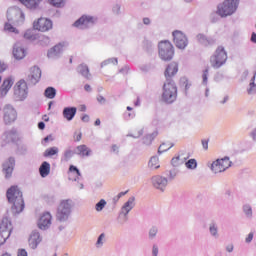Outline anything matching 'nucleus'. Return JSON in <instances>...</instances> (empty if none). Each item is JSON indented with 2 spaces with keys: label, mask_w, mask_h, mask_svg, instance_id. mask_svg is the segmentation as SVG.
<instances>
[{
  "label": "nucleus",
  "mask_w": 256,
  "mask_h": 256,
  "mask_svg": "<svg viewBox=\"0 0 256 256\" xmlns=\"http://www.w3.org/2000/svg\"><path fill=\"white\" fill-rule=\"evenodd\" d=\"M6 19L8 22L4 25V31L8 33H19L15 27H21L25 23V12L17 6L9 7L6 11Z\"/></svg>",
  "instance_id": "obj_1"
},
{
  "label": "nucleus",
  "mask_w": 256,
  "mask_h": 256,
  "mask_svg": "<svg viewBox=\"0 0 256 256\" xmlns=\"http://www.w3.org/2000/svg\"><path fill=\"white\" fill-rule=\"evenodd\" d=\"M8 202L11 203V211L14 215L21 213L25 209L23 192L17 186L10 187L6 192Z\"/></svg>",
  "instance_id": "obj_2"
},
{
  "label": "nucleus",
  "mask_w": 256,
  "mask_h": 256,
  "mask_svg": "<svg viewBox=\"0 0 256 256\" xmlns=\"http://www.w3.org/2000/svg\"><path fill=\"white\" fill-rule=\"evenodd\" d=\"M75 203L71 199L62 200L57 207L56 221L67 223L71 219Z\"/></svg>",
  "instance_id": "obj_3"
},
{
  "label": "nucleus",
  "mask_w": 256,
  "mask_h": 256,
  "mask_svg": "<svg viewBox=\"0 0 256 256\" xmlns=\"http://www.w3.org/2000/svg\"><path fill=\"white\" fill-rule=\"evenodd\" d=\"M237 7H239V0H225L218 5L217 14L220 17H229L237 11Z\"/></svg>",
  "instance_id": "obj_4"
},
{
  "label": "nucleus",
  "mask_w": 256,
  "mask_h": 256,
  "mask_svg": "<svg viewBox=\"0 0 256 256\" xmlns=\"http://www.w3.org/2000/svg\"><path fill=\"white\" fill-rule=\"evenodd\" d=\"M177 99V85L175 81H166L163 85L162 101L173 103Z\"/></svg>",
  "instance_id": "obj_5"
},
{
  "label": "nucleus",
  "mask_w": 256,
  "mask_h": 256,
  "mask_svg": "<svg viewBox=\"0 0 256 256\" xmlns=\"http://www.w3.org/2000/svg\"><path fill=\"white\" fill-rule=\"evenodd\" d=\"M227 63V52L223 46H219L210 57V64L213 69H220Z\"/></svg>",
  "instance_id": "obj_6"
},
{
  "label": "nucleus",
  "mask_w": 256,
  "mask_h": 256,
  "mask_svg": "<svg viewBox=\"0 0 256 256\" xmlns=\"http://www.w3.org/2000/svg\"><path fill=\"white\" fill-rule=\"evenodd\" d=\"M158 53L162 61H171L175 53L173 50V44L167 40L161 41L158 45Z\"/></svg>",
  "instance_id": "obj_7"
},
{
  "label": "nucleus",
  "mask_w": 256,
  "mask_h": 256,
  "mask_svg": "<svg viewBox=\"0 0 256 256\" xmlns=\"http://www.w3.org/2000/svg\"><path fill=\"white\" fill-rule=\"evenodd\" d=\"M11 231H13L11 220L4 217L0 223V245H5L9 237H11Z\"/></svg>",
  "instance_id": "obj_8"
},
{
  "label": "nucleus",
  "mask_w": 256,
  "mask_h": 256,
  "mask_svg": "<svg viewBox=\"0 0 256 256\" xmlns=\"http://www.w3.org/2000/svg\"><path fill=\"white\" fill-rule=\"evenodd\" d=\"M29 95V88L25 80L18 81L14 86V99L15 101H25Z\"/></svg>",
  "instance_id": "obj_9"
},
{
  "label": "nucleus",
  "mask_w": 256,
  "mask_h": 256,
  "mask_svg": "<svg viewBox=\"0 0 256 256\" xmlns=\"http://www.w3.org/2000/svg\"><path fill=\"white\" fill-rule=\"evenodd\" d=\"M2 113L5 125H11V123H15V121H17V109H15L14 105L5 104L3 106Z\"/></svg>",
  "instance_id": "obj_10"
},
{
  "label": "nucleus",
  "mask_w": 256,
  "mask_h": 256,
  "mask_svg": "<svg viewBox=\"0 0 256 256\" xmlns=\"http://www.w3.org/2000/svg\"><path fill=\"white\" fill-rule=\"evenodd\" d=\"M232 162L229 157H224L222 159H217L211 164V171L214 172L216 175L219 173H225L226 169L231 167Z\"/></svg>",
  "instance_id": "obj_11"
},
{
  "label": "nucleus",
  "mask_w": 256,
  "mask_h": 256,
  "mask_svg": "<svg viewBox=\"0 0 256 256\" xmlns=\"http://www.w3.org/2000/svg\"><path fill=\"white\" fill-rule=\"evenodd\" d=\"M172 35L174 44L178 49H185L189 45V40L183 32L175 30Z\"/></svg>",
  "instance_id": "obj_12"
},
{
  "label": "nucleus",
  "mask_w": 256,
  "mask_h": 256,
  "mask_svg": "<svg viewBox=\"0 0 256 256\" xmlns=\"http://www.w3.org/2000/svg\"><path fill=\"white\" fill-rule=\"evenodd\" d=\"M151 183L154 189L163 193L167 189V185H169V179L161 175H156L151 178Z\"/></svg>",
  "instance_id": "obj_13"
},
{
  "label": "nucleus",
  "mask_w": 256,
  "mask_h": 256,
  "mask_svg": "<svg viewBox=\"0 0 256 256\" xmlns=\"http://www.w3.org/2000/svg\"><path fill=\"white\" fill-rule=\"evenodd\" d=\"M33 27L34 29H36V31H41L42 33H45L53 29V22L47 18H39L33 23Z\"/></svg>",
  "instance_id": "obj_14"
},
{
  "label": "nucleus",
  "mask_w": 256,
  "mask_h": 256,
  "mask_svg": "<svg viewBox=\"0 0 256 256\" xmlns=\"http://www.w3.org/2000/svg\"><path fill=\"white\" fill-rule=\"evenodd\" d=\"M95 19L93 16H82L75 23L74 27L78 29H89V27H93L95 25Z\"/></svg>",
  "instance_id": "obj_15"
},
{
  "label": "nucleus",
  "mask_w": 256,
  "mask_h": 256,
  "mask_svg": "<svg viewBox=\"0 0 256 256\" xmlns=\"http://www.w3.org/2000/svg\"><path fill=\"white\" fill-rule=\"evenodd\" d=\"M53 219V216L51 215L50 212H44L39 220H38V227L42 231H47L51 227V221Z\"/></svg>",
  "instance_id": "obj_16"
},
{
  "label": "nucleus",
  "mask_w": 256,
  "mask_h": 256,
  "mask_svg": "<svg viewBox=\"0 0 256 256\" xmlns=\"http://www.w3.org/2000/svg\"><path fill=\"white\" fill-rule=\"evenodd\" d=\"M15 169V158L10 157L2 164V171L6 177L9 179L13 175V170Z\"/></svg>",
  "instance_id": "obj_17"
},
{
  "label": "nucleus",
  "mask_w": 256,
  "mask_h": 256,
  "mask_svg": "<svg viewBox=\"0 0 256 256\" xmlns=\"http://www.w3.org/2000/svg\"><path fill=\"white\" fill-rule=\"evenodd\" d=\"M41 241H43V237H41V234L39 233V231L34 230L31 232L29 236L28 245L30 249H37Z\"/></svg>",
  "instance_id": "obj_18"
},
{
  "label": "nucleus",
  "mask_w": 256,
  "mask_h": 256,
  "mask_svg": "<svg viewBox=\"0 0 256 256\" xmlns=\"http://www.w3.org/2000/svg\"><path fill=\"white\" fill-rule=\"evenodd\" d=\"M41 79V69L34 66L30 69V75H28L27 81L30 85H37Z\"/></svg>",
  "instance_id": "obj_19"
},
{
  "label": "nucleus",
  "mask_w": 256,
  "mask_h": 256,
  "mask_svg": "<svg viewBox=\"0 0 256 256\" xmlns=\"http://www.w3.org/2000/svg\"><path fill=\"white\" fill-rule=\"evenodd\" d=\"M178 71H179V65L176 62L170 63L164 72L166 81H173V77L177 75Z\"/></svg>",
  "instance_id": "obj_20"
},
{
  "label": "nucleus",
  "mask_w": 256,
  "mask_h": 256,
  "mask_svg": "<svg viewBox=\"0 0 256 256\" xmlns=\"http://www.w3.org/2000/svg\"><path fill=\"white\" fill-rule=\"evenodd\" d=\"M64 47H67V43L62 42L50 49L47 54L49 59H57L63 53Z\"/></svg>",
  "instance_id": "obj_21"
},
{
  "label": "nucleus",
  "mask_w": 256,
  "mask_h": 256,
  "mask_svg": "<svg viewBox=\"0 0 256 256\" xmlns=\"http://www.w3.org/2000/svg\"><path fill=\"white\" fill-rule=\"evenodd\" d=\"M15 80L12 77L6 78L0 87V97H5L13 87Z\"/></svg>",
  "instance_id": "obj_22"
},
{
  "label": "nucleus",
  "mask_w": 256,
  "mask_h": 256,
  "mask_svg": "<svg viewBox=\"0 0 256 256\" xmlns=\"http://www.w3.org/2000/svg\"><path fill=\"white\" fill-rule=\"evenodd\" d=\"M135 209V196H131L121 207L120 211L129 215Z\"/></svg>",
  "instance_id": "obj_23"
},
{
  "label": "nucleus",
  "mask_w": 256,
  "mask_h": 256,
  "mask_svg": "<svg viewBox=\"0 0 256 256\" xmlns=\"http://www.w3.org/2000/svg\"><path fill=\"white\" fill-rule=\"evenodd\" d=\"M63 118L66 121H73L77 115V107H65L62 111Z\"/></svg>",
  "instance_id": "obj_24"
},
{
  "label": "nucleus",
  "mask_w": 256,
  "mask_h": 256,
  "mask_svg": "<svg viewBox=\"0 0 256 256\" xmlns=\"http://www.w3.org/2000/svg\"><path fill=\"white\" fill-rule=\"evenodd\" d=\"M77 73L84 77V79H87L88 81L91 79V72H89V66L87 64H80L76 68Z\"/></svg>",
  "instance_id": "obj_25"
},
{
  "label": "nucleus",
  "mask_w": 256,
  "mask_h": 256,
  "mask_svg": "<svg viewBox=\"0 0 256 256\" xmlns=\"http://www.w3.org/2000/svg\"><path fill=\"white\" fill-rule=\"evenodd\" d=\"M196 39L198 42H200L201 45H203L204 47H209L211 45H215V39L213 38H207V36H205V34H198L196 36Z\"/></svg>",
  "instance_id": "obj_26"
},
{
  "label": "nucleus",
  "mask_w": 256,
  "mask_h": 256,
  "mask_svg": "<svg viewBox=\"0 0 256 256\" xmlns=\"http://www.w3.org/2000/svg\"><path fill=\"white\" fill-rule=\"evenodd\" d=\"M75 154L80 157H89V155H91V149L85 144L79 145L76 147Z\"/></svg>",
  "instance_id": "obj_27"
},
{
  "label": "nucleus",
  "mask_w": 256,
  "mask_h": 256,
  "mask_svg": "<svg viewBox=\"0 0 256 256\" xmlns=\"http://www.w3.org/2000/svg\"><path fill=\"white\" fill-rule=\"evenodd\" d=\"M13 55L15 59L21 60L25 58V49L19 45V43H16L13 47Z\"/></svg>",
  "instance_id": "obj_28"
},
{
  "label": "nucleus",
  "mask_w": 256,
  "mask_h": 256,
  "mask_svg": "<svg viewBox=\"0 0 256 256\" xmlns=\"http://www.w3.org/2000/svg\"><path fill=\"white\" fill-rule=\"evenodd\" d=\"M69 171L70 181H79L81 179V172L77 169L76 166L71 165Z\"/></svg>",
  "instance_id": "obj_29"
},
{
  "label": "nucleus",
  "mask_w": 256,
  "mask_h": 256,
  "mask_svg": "<svg viewBox=\"0 0 256 256\" xmlns=\"http://www.w3.org/2000/svg\"><path fill=\"white\" fill-rule=\"evenodd\" d=\"M22 5H25L27 9H37L43 0H18Z\"/></svg>",
  "instance_id": "obj_30"
},
{
  "label": "nucleus",
  "mask_w": 256,
  "mask_h": 256,
  "mask_svg": "<svg viewBox=\"0 0 256 256\" xmlns=\"http://www.w3.org/2000/svg\"><path fill=\"white\" fill-rule=\"evenodd\" d=\"M242 212L246 219H253V206L251 204L246 203L242 206Z\"/></svg>",
  "instance_id": "obj_31"
},
{
  "label": "nucleus",
  "mask_w": 256,
  "mask_h": 256,
  "mask_svg": "<svg viewBox=\"0 0 256 256\" xmlns=\"http://www.w3.org/2000/svg\"><path fill=\"white\" fill-rule=\"evenodd\" d=\"M39 173L41 177L45 178L51 173V164L49 162H43L39 168Z\"/></svg>",
  "instance_id": "obj_32"
},
{
  "label": "nucleus",
  "mask_w": 256,
  "mask_h": 256,
  "mask_svg": "<svg viewBox=\"0 0 256 256\" xmlns=\"http://www.w3.org/2000/svg\"><path fill=\"white\" fill-rule=\"evenodd\" d=\"M209 233L213 239H219V226H217V222H211L209 224Z\"/></svg>",
  "instance_id": "obj_33"
},
{
  "label": "nucleus",
  "mask_w": 256,
  "mask_h": 256,
  "mask_svg": "<svg viewBox=\"0 0 256 256\" xmlns=\"http://www.w3.org/2000/svg\"><path fill=\"white\" fill-rule=\"evenodd\" d=\"M148 167L152 170L159 169V167H161V165L159 164V157L152 156L148 162Z\"/></svg>",
  "instance_id": "obj_34"
},
{
  "label": "nucleus",
  "mask_w": 256,
  "mask_h": 256,
  "mask_svg": "<svg viewBox=\"0 0 256 256\" xmlns=\"http://www.w3.org/2000/svg\"><path fill=\"white\" fill-rule=\"evenodd\" d=\"M186 161H187L186 157H181L178 155L172 158L171 165L173 167H179L180 165H183V163H185Z\"/></svg>",
  "instance_id": "obj_35"
},
{
  "label": "nucleus",
  "mask_w": 256,
  "mask_h": 256,
  "mask_svg": "<svg viewBox=\"0 0 256 256\" xmlns=\"http://www.w3.org/2000/svg\"><path fill=\"white\" fill-rule=\"evenodd\" d=\"M106 241H107V236L105 235V233H101L98 236L97 241L95 243L96 249H101L103 247V245H105Z\"/></svg>",
  "instance_id": "obj_36"
},
{
  "label": "nucleus",
  "mask_w": 256,
  "mask_h": 256,
  "mask_svg": "<svg viewBox=\"0 0 256 256\" xmlns=\"http://www.w3.org/2000/svg\"><path fill=\"white\" fill-rule=\"evenodd\" d=\"M129 221V214H125V212H119L117 217V222L119 225H125Z\"/></svg>",
  "instance_id": "obj_37"
},
{
  "label": "nucleus",
  "mask_w": 256,
  "mask_h": 256,
  "mask_svg": "<svg viewBox=\"0 0 256 256\" xmlns=\"http://www.w3.org/2000/svg\"><path fill=\"white\" fill-rule=\"evenodd\" d=\"M5 137L8 143H11L12 141H15L17 139V130L12 129L5 133Z\"/></svg>",
  "instance_id": "obj_38"
},
{
  "label": "nucleus",
  "mask_w": 256,
  "mask_h": 256,
  "mask_svg": "<svg viewBox=\"0 0 256 256\" xmlns=\"http://www.w3.org/2000/svg\"><path fill=\"white\" fill-rule=\"evenodd\" d=\"M44 95L45 97H47V99H55V95H57V90L53 87H48L44 91Z\"/></svg>",
  "instance_id": "obj_39"
},
{
  "label": "nucleus",
  "mask_w": 256,
  "mask_h": 256,
  "mask_svg": "<svg viewBox=\"0 0 256 256\" xmlns=\"http://www.w3.org/2000/svg\"><path fill=\"white\" fill-rule=\"evenodd\" d=\"M157 233H159V228L157 226H152L148 231V239L153 241L157 237Z\"/></svg>",
  "instance_id": "obj_40"
},
{
  "label": "nucleus",
  "mask_w": 256,
  "mask_h": 256,
  "mask_svg": "<svg viewBox=\"0 0 256 256\" xmlns=\"http://www.w3.org/2000/svg\"><path fill=\"white\" fill-rule=\"evenodd\" d=\"M59 153V148L57 147H51L45 150L44 156L45 157H53V155H57Z\"/></svg>",
  "instance_id": "obj_41"
},
{
  "label": "nucleus",
  "mask_w": 256,
  "mask_h": 256,
  "mask_svg": "<svg viewBox=\"0 0 256 256\" xmlns=\"http://www.w3.org/2000/svg\"><path fill=\"white\" fill-rule=\"evenodd\" d=\"M106 205H107V201H105V199H101L98 203H96L95 210L99 213L103 209H105Z\"/></svg>",
  "instance_id": "obj_42"
},
{
  "label": "nucleus",
  "mask_w": 256,
  "mask_h": 256,
  "mask_svg": "<svg viewBox=\"0 0 256 256\" xmlns=\"http://www.w3.org/2000/svg\"><path fill=\"white\" fill-rule=\"evenodd\" d=\"M43 199L49 205L55 203V195H53V194H44Z\"/></svg>",
  "instance_id": "obj_43"
},
{
  "label": "nucleus",
  "mask_w": 256,
  "mask_h": 256,
  "mask_svg": "<svg viewBox=\"0 0 256 256\" xmlns=\"http://www.w3.org/2000/svg\"><path fill=\"white\" fill-rule=\"evenodd\" d=\"M153 139H155V136L153 134H148V135L144 136L143 144L151 145L153 143Z\"/></svg>",
  "instance_id": "obj_44"
},
{
  "label": "nucleus",
  "mask_w": 256,
  "mask_h": 256,
  "mask_svg": "<svg viewBox=\"0 0 256 256\" xmlns=\"http://www.w3.org/2000/svg\"><path fill=\"white\" fill-rule=\"evenodd\" d=\"M171 147H173V144H171L170 146H167L166 143H162L158 148V155H161V153H165V151H169Z\"/></svg>",
  "instance_id": "obj_45"
},
{
  "label": "nucleus",
  "mask_w": 256,
  "mask_h": 256,
  "mask_svg": "<svg viewBox=\"0 0 256 256\" xmlns=\"http://www.w3.org/2000/svg\"><path fill=\"white\" fill-rule=\"evenodd\" d=\"M187 169H197V160L190 159L185 163Z\"/></svg>",
  "instance_id": "obj_46"
},
{
  "label": "nucleus",
  "mask_w": 256,
  "mask_h": 256,
  "mask_svg": "<svg viewBox=\"0 0 256 256\" xmlns=\"http://www.w3.org/2000/svg\"><path fill=\"white\" fill-rule=\"evenodd\" d=\"M113 64V65H117V63H118V60H117V58H109V59H107V60H104L102 63H101V67H105V66H107V65H109V64Z\"/></svg>",
  "instance_id": "obj_47"
},
{
  "label": "nucleus",
  "mask_w": 256,
  "mask_h": 256,
  "mask_svg": "<svg viewBox=\"0 0 256 256\" xmlns=\"http://www.w3.org/2000/svg\"><path fill=\"white\" fill-rule=\"evenodd\" d=\"M209 79V69L206 68L202 73V85H207Z\"/></svg>",
  "instance_id": "obj_48"
},
{
  "label": "nucleus",
  "mask_w": 256,
  "mask_h": 256,
  "mask_svg": "<svg viewBox=\"0 0 256 256\" xmlns=\"http://www.w3.org/2000/svg\"><path fill=\"white\" fill-rule=\"evenodd\" d=\"M50 3L54 7H63L65 5V0H50Z\"/></svg>",
  "instance_id": "obj_49"
},
{
  "label": "nucleus",
  "mask_w": 256,
  "mask_h": 256,
  "mask_svg": "<svg viewBox=\"0 0 256 256\" xmlns=\"http://www.w3.org/2000/svg\"><path fill=\"white\" fill-rule=\"evenodd\" d=\"M248 95H255L256 94V84L253 82H250L249 88H248Z\"/></svg>",
  "instance_id": "obj_50"
},
{
  "label": "nucleus",
  "mask_w": 256,
  "mask_h": 256,
  "mask_svg": "<svg viewBox=\"0 0 256 256\" xmlns=\"http://www.w3.org/2000/svg\"><path fill=\"white\" fill-rule=\"evenodd\" d=\"M144 48L149 52V51H153V42L149 41V40H144L143 42Z\"/></svg>",
  "instance_id": "obj_51"
},
{
  "label": "nucleus",
  "mask_w": 256,
  "mask_h": 256,
  "mask_svg": "<svg viewBox=\"0 0 256 256\" xmlns=\"http://www.w3.org/2000/svg\"><path fill=\"white\" fill-rule=\"evenodd\" d=\"M177 177V171L175 169H172L168 173V181H173Z\"/></svg>",
  "instance_id": "obj_52"
},
{
  "label": "nucleus",
  "mask_w": 256,
  "mask_h": 256,
  "mask_svg": "<svg viewBox=\"0 0 256 256\" xmlns=\"http://www.w3.org/2000/svg\"><path fill=\"white\" fill-rule=\"evenodd\" d=\"M18 151L20 155H27L29 148L27 147V145H22L18 148Z\"/></svg>",
  "instance_id": "obj_53"
},
{
  "label": "nucleus",
  "mask_w": 256,
  "mask_h": 256,
  "mask_svg": "<svg viewBox=\"0 0 256 256\" xmlns=\"http://www.w3.org/2000/svg\"><path fill=\"white\" fill-rule=\"evenodd\" d=\"M75 154V151L73 152L72 150H66L64 153L65 161H69L71 157Z\"/></svg>",
  "instance_id": "obj_54"
},
{
  "label": "nucleus",
  "mask_w": 256,
  "mask_h": 256,
  "mask_svg": "<svg viewBox=\"0 0 256 256\" xmlns=\"http://www.w3.org/2000/svg\"><path fill=\"white\" fill-rule=\"evenodd\" d=\"M253 237H255V233L250 232L245 238V243H247L249 245V243H251L253 241Z\"/></svg>",
  "instance_id": "obj_55"
},
{
  "label": "nucleus",
  "mask_w": 256,
  "mask_h": 256,
  "mask_svg": "<svg viewBox=\"0 0 256 256\" xmlns=\"http://www.w3.org/2000/svg\"><path fill=\"white\" fill-rule=\"evenodd\" d=\"M159 255V246L157 244H153L152 246V256H158Z\"/></svg>",
  "instance_id": "obj_56"
},
{
  "label": "nucleus",
  "mask_w": 256,
  "mask_h": 256,
  "mask_svg": "<svg viewBox=\"0 0 256 256\" xmlns=\"http://www.w3.org/2000/svg\"><path fill=\"white\" fill-rule=\"evenodd\" d=\"M25 39H35V36H33V31L27 30L24 34Z\"/></svg>",
  "instance_id": "obj_57"
},
{
  "label": "nucleus",
  "mask_w": 256,
  "mask_h": 256,
  "mask_svg": "<svg viewBox=\"0 0 256 256\" xmlns=\"http://www.w3.org/2000/svg\"><path fill=\"white\" fill-rule=\"evenodd\" d=\"M41 43L42 45H49V43H51V39L47 36H44L42 39H41Z\"/></svg>",
  "instance_id": "obj_58"
},
{
  "label": "nucleus",
  "mask_w": 256,
  "mask_h": 256,
  "mask_svg": "<svg viewBox=\"0 0 256 256\" xmlns=\"http://www.w3.org/2000/svg\"><path fill=\"white\" fill-rule=\"evenodd\" d=\"M201 143H202L203 149H204L205 151H207V149H209V140L203 139V140L201 141Z\"/></svg>",
  "instance_id": "obj_59"
},
{
  "label": "nucleus",
  "mask_w": 256,
  "mask_h": 256,
  "mask_svg": "<svg viewBox=\"0 0 256 256\" xmlns=\"http://www.w3.org/2000/svg\"><path fill=\"white\" fill-rule=\"evenodd\" d=\"M97 101H98V103H101V105H105L107 100L102 95H99V96H97Z\"/></svg>",
  "instance_id": "obj_60"
},
{
  "label": "nucleus",
  "mask_w": 256,
  "mask_h": 256,
  "mask_svg": "<svg viewBox=\"0 0 256 256\" xmlns=\"http://www.w3.org/2000/svg\"><path fill=\"white\" fill-rule=\"evenodd\" d=\"M233 249H235V246H233V244H228L226 246L227 253H233Z\"/></svg>",
  "instance_id": "obj_61"
},
{
  "label": "nucleus",
  "mask_w": 256,
  "mask_h": 256,
  "mask_svg": "<svg viewBox=\"0 0 256 256\" xmlns=\"http://www.w3.org/2000/svg\"><path fill=\"white\" fill-rule=\"evenodd\" d=\"M113 12L116 13V15H119V13H121V6L120 5L114 6Z\"/></svg>",
  "instance_id": "obj_62"
},
{
  "label": "nucleus",
  "mask_w": 256,
  "mask_h": 256,
  "mask_svg": "<svg viewBox=\"0 0 256 256\" xmlns=\"http://www.w3.org/2000/svg\"><path fill=\"white\" fill-rule=\"evenodd\" d=\"M18 256H27V250L26 249L18 250Z\"/></svg>",
  "instance_id": "obj_63"
},
{
  "label": "nucleus",
  "mask_w": 256,
  "mask_h": 256,
  "mask_svg": "<svg viewBox=\"0 0 256 256\" xmlns=\"http://www.w3.org/2000/svg\"><path fill=\"white\" fill-rule=\"evenodd\" d=\"M250 41H251V43H255V44H256V33H255V32H253V33L251 34Z\"/></svg>",
  "instance_id": "obj_64"
}]
</instances>
